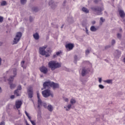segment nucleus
Segmentation results:
<instances>
[{"instance_id": "nucleus-1", "label": "nucleus", "mask_w": 125, "mask_h": 125, "mask_svg": "<svg viewBox=\"0 0 125 125\" xmlns=\"http://www.w3.org/2000/svg\"><path fill=\"white\" fill-rule=\"evenodd\" d=\"M12 73H13L14 75L10 76L9 79H8V81L9 82L11 89H13V88L16 87V84H12L11 83L13 82L14 78H15V76L17 75V69L16 68H13L12 70Z\"/></svg>"}, {"instance_id": "nucleus-2", "label": "nucleus", "mask_w": 125, "mask_h": 125, "mask_svg": "<svg viewBox=\"0 0 125 125\" xmlns=\"http://www.w3.org/2000/svg\"><path fill=\"white\" fill-rule=\"evenodd\" d=\"M48 67L51 68V71H54L55 69L60 68L61 67V64L54 61H51L48 63Z\"/></svg>"}, {"instance_id": "nucleus-3", "label": "nucleus", "mask_w": 125, "mask_h": 125, "mask_svg": "<svg viewBox=\"0 0 125 125\" xmlns=\"http://www.w3.org/2000/svg\"><path fill=\"white\" fill-rule=\"evenodd\" d=\"M91 10L93 11L94 14L95 15H102V11L104 9L101 7H98V6H95L91 7Z\"/></svg>"}, {"instance_id": "nucleus-4", "label": "nucleus", "mask_w": 125, "mask_h": 125, "mask_svg": "<svg viewBox=\"0 0 125 125\" xmlns=\"http://www.w3.org/2000/svg\"><path fill=\"white\" fill-rule=\"evenodd\" d=\"M48 46L47 45H44V46L41 47L39 48V52L41 55H42V56H45V57H49L50 55L46 51H45V49L47 48Z\"/></svg>"}, {"instance_id": "nucleus-5", "label": "nucleus", "mask_w": 125, "mask_h": 125, "mask_svg": "<svg viewBox=\"0 0 125 125\" xmlns=\"http://www.w3.org/2000/svg\"><path fill=\"white\" fill-rule=\"evenodd\" d=\"M42 95L45 98H47V97H49V96H51V97H53V94L51 92V91L48 89L44 90L42 91Z\"/></svg>"}, {"instance_id": "nucleus-6", "label": "nucleus", "mask_w": 125, "mask_h": 125, "mask_svg": "<svg viewBox=\"0 0 125 125\" xmlns=\"http://www.w3.org/2000/svg\"><path fill=\"white\" fill-rule=\"evenodd\" d=\"M21 37H22V33L21 32H18L16 34L15 38L14 39L13 44H17V43H18L21 39Z\"/></svg>"}, {"instance_id": "nucleus-7", "label": "nucleus", "mask_w": 125, "mask_h": 125, "mask_svg": "<svg viewBox=\"0 0 125 125\" xmlns=\"http://www.w3.org/2000/svg\"><path fill=\"white\" fill-rule=\"evenodd\" d=\"M27 93L28 94L29 98H32L33 97V87L31 86H28L27 88Z\"/></svg>"}, {"instance_id": "nucleus-8", "label": "nucleus", "mask_w": 125, "mask_h": 125, "mask_svg": "<svg viewBox=\"0 0 125 125\" xmlns=\"http://www.w3.org/2000/svg\"><path fill=\"white\" fill-rule=\"evenodd\" d=\"M40 71L43 74H44L45 75L47 74L48 72V69L47 68L44 66H42L40 68Z\"/></svg>"}, {"instance_id": "nucleus-9", "label": "nucleus", "mask_w": 125, "mask_h": 125, "mask_svg": "<svg viewBox=\"0 0 125 125\" xmlns=\"http://www.w3.org/2000/svg\"><path fill=\"white\" fill-rule=\"evenodd\" d=\"M51 83L52 82L50 81L45 82L43 84V87L45 89V88H47V87H49L50 86L51 87Z\"/></svg>"}, {"instance_id": "nucleus-10", "label": "nucleus", "mask_w": 125, "mask_h": 125, "mask_svg": "<svg viewBox=\"0 0 125 125\" xmlns=\"http://www.w3.org/2000/svg\"><path fill=\"white\" fill-rule=\"evenodd\" d=\"M65 47L66 49H69V50H72L74 48V44L72 43H68L65 45Z\"/></svg>"}, {"instance_id": "nucleus-11", "label": "nucleus", "mask_w": 125, "mask_h": 125, "mask_svg": "<svg viewBox=\"0 0 125 125\" xmlns=\"http://www.w3.org/2000/svg\"><path fill=\"white\" fill-rule=\"evenodd\" d=\"M51 87H53V89H55V88H58V87H59V84L55 83L54 82H52L51 84Z\"/></svg>"}, {"instance_id": "nucleus-12", "label": "nucleus", "mask_w": 125, "mask_h": 125, "mask_svg": "<svg viewBox=\"0 0 125 125\" xmlns=\"http://www.w3.org/2000/svg\"><path fill=\"white\" fill-rule=\"evenodd\" d=\"M22 105V102L18 101L16 102V107L17 109H20V107Z\"/></svg>"}, {"instance_id": "nucleus-13", "label": "nucleus", "mask_w": 125, "mask_h": 125, "mask_svg": "<svg viewBox=\"0 0 125 125\" xmlns=\"http://www.w3.org/2000/svg\"><path fill=\"white\" fill-rule=\"evenodd\" d=\"M88 73V72L87 71V69H85V68H83L82 69L81 74L83 77H84V76H85V75Z\"/></svg>"}, {"instance_id": "nucleus-14", "label": "nucleus", "mask_w": 125, "mask_h": 125, "mask_svg": "<svg viewBox=\"0 0 125 125\" xmlns=\"http://www.w3.org/2000/svg\"><path fill=\"white\" fill-rule=\"evenodd\" d=\"M25 113L26 116L29 119L30 122H31L32 125H36V123L34 121L31 120V116H29V114L28 113V112H27V111H25Z\"/></svg>"}, {"instance_id": "nucleus-15", "label": "nucleus", "mask_w": 125, "mask_h": 125, "mask_svg": "<svg viewBox=\"0 0 125 125\" xmlns=\"http://www.w3.org/2000/svg\"><path fill=\"white\" fill-rule=\"evenodd\" d=\"M119 15L120 17H121V18H125V13L124 10H120L119 11Z\"/></svg>"}, {"instance_id": "nucleus-16", "label": "nucleus", "mask_w": 125, "mask_h": 125, "mask_svg": "<svg viewBox=\"0 0 125 125\" xmlns=\"http://www.w3.org/2000/svg\"><path fill=\"white\" fill-rule=\"evenodd\" d=\"M33 37L34 38L35 40H39L40 39V35H39L38 33H36L35 34H33Z\"/></svg>"}, {"instance_id": "nucleus-17", "label": "nucleus", "mask_w": 125, "mask_h": 125, "mask_svg": "<svg viewBox=\"0 0 125 125\" xmlns=\"http://www.w3.org/2000/svg\"><path fill=\"white\" fill-rule=\"evenodd\" d=\"M47 109L48 111H49V112H52V111H53V106H52V105L51 104H49L47 106Z\"/></svg>"}, {"instance_id": "nucleus-18", "label": "nucleus", "mask_w": 125, "mask_h": 125, "mask_svg": "<svg viewBox=\"0 0 125 125\" xmlns=\"http://www.w3.org/2000/svg\"><path fill=\"white\" fill-rule=\"evenodd\" d=\"M82 11H83V12H84L85 13H89V10H88L87 8L84 7H83L82 8Z\"/></svg>"}, {"instance_id": "nucleus-19", "label": "nucleus", "mask_w": 125, "mask_h": 125, "mask_svg": "<svg viewBox=\"0 0 125 125\" xmlns=\"http://www.w3.org/2000/svg\"><path fill=\"white\" fill-rule=\"evenodd\" d=\"M42 100H41V99H38V108H41V106H42Z\"/></svg>"}, {"instance_id": "nucleus-20", "label": "nucleus", "mask_w": 125, "mask_h": 125, "mask_svg": "<svg viewBox=\"0 0 125 125\" xmlns=\"http://www.w3.org/2000/svg\"><path fill=\"white\" fill-rule=\"evenodd\" d=\"M14 94L15 95H16V96H20V95H21L18 89H17L14 91Z\"/></svg>"}, {"instance_id": "nucleus-21", "label": "nucleus", "mask_w": 125, "mask_h": 125, "mask_svg": "<svg viewBox=\"0 0 125 125\" xmlns=\"http://www.w3.org/2000/svg\"><path fill=\"white\" fill-rule=\"evenodd\" d=\"M97 30V28H96V27L94 26H92L90 27V31H91V32H96Z\"/></svg>"}, {"instance_id": "nucleus-22", "label": "nucleus", "mask_w": 125, "mask_h": 125, "mask_svg": "<svg viewBox=\"0 0 125 125\" xmlns=\"http://www.w3.org/2000/svg\"><path fill=\"white\" fill-rule=\"evenodd\" d=\"M72 107V104H69L67 106V107L66 106H64V108L66 109V111H69L70 109Z\"/></svg>"}, {"instance_id": "nucleus-23", "label": "nucleus", "mask_w": 125, "mask_h": 125, "mask_svg": "<svg viewBox=\"0 0 125 125\" xmlns=\"http://www.w3.org/2000/svg\"><path fill=\"white\" fill-rule=\"evenodd\" d=\"M24 64H25V61H23L21 62V67H22L23 69H26V66Z\"/></svg>"}, {"instance_id": "nucleus-24", "label": "nucleus", "mask_w": 125, "mask_h": 125, "mask_svg": "<svg viewBox=\"0 0 125 125\" xmlns=\"http://www.w3.org/2000/svg\"><path fill=\"white\" fill-rule=\"evenodd\" d=\"M70 103H71V105H74V104H75V103H76V100H75L74 99H71L70 100Z\"/></svg>"}, {"instance_id": "nucleus-25", "label": "nucleus", "mask_w": 125, "mask_h": 125, "mask_svg": "<svg viewBox=\"0 0 125 125\" xmlns=\"http://www.w3.org/2000/svg\"><path fill=\"white\" fill-rule=\"evenodd\" d=\"M49 5H51L52 8H53V5H54V4H53V0H51L49 1Z\"/></svg>"}, {"instance_id": "nucleus-26", "label": "nucleus", "mask_w": 125, "mask_h": 125, "mask_svg": "<svg viewBox=\"0 0 125 125\" xmlns=\"http://www.w3.org/2000/svg\"><path fill=\"white\" fill-rule=\"evenodd\" d=\"M104 83H113V80H107L104 81Z\"/></svg>"}, {"instance_id": "nucleus-27", "label": "nucleus", "mask_w": 125, "mask_h": 125, "mask_svg": "<svg viewBox=\"0 0 125 125\" xmlns=\"http://www.w3.org/2000/svg\"><path fill=\"white\" fill-rule=\"evenodd\" d=\"M6 4H7V3H6V1H5V0H3L1 2V5L2 6H4V5H6Z\"/></svg>"}, {"instance_id": "nucleus-28", "label": "nucleus", "mask_w": 125, "mask_h": 125, "mask_svg": "<svg viewBox=\"0 0 125 125\" xmlns=\"http://www.w3.org/2000/svg\"><path fill=\"white\" fill-rule=\"evenodd\" d=\"M27 2V0H21V4H25V3Z\"/></svg>"}, {"instance_id": "nucleus-29", "label": "nucleus", "mask_w": 125, "mask_h": 125, "mask_svg": "<svg viewBox=\"0 0 125 125\" xmlns=\"http://www.w3.org/2000/svg\"><path fill=\"white\" fill-rule=\"evenodd\" d=\"M32 10L35 12H37V11H39V8H38V7H33Z\"/></svg>"}, {"instance_id": "nucleus-30", "label": "nucleus", "mask_w": 125, "mask_h": 125, "mask_svg": "<svg viewBox=\"0 0 125 125\" xmlns=\"http://www.w3.org/2000/svg\"><path fill=\"white\" fill-rule=\"evenodd\" d=\"M74 61L75 63H77V61H78V56L77 55L74 56Z\"/></svg>"}, {"instance_id": "nucleus-31", "label": "nucleus", "mask_w": 125, "mask_h": 125, "mask_svg": "<svg viewBox=\"0 0 125 125\" xmlns=\"http://www.w3.org/2000/svg\"><path fill=\"white\" fill-rule=\"evenodd\" d=\"M99 87L101 89H103L105 87L102 84H100L99 85Z\"/></svg>"}, {"instance_id": "nucleus-32", "label": "nucleus", "mask_w": 125, "mask_h": 125, "mask_svg": "<svg viewBox=\"0 0 125 125\" xmlns=\"http://www.w3.org/2000/svg\"><path fill=\"white\" fill-rule=\"evenodd\" d=\"M18 90H21L22 89V87L21 86V85H19L18 87H17V89Z\"/></svg>"}, {"instance_id": "nucleus-33", "label": "nucleus", "mask_w": 125, "mask_h": 125, "mask_svg": "<svg viewBox=\"0 0 125 125\" xmlns=\"http://www.w3.org/2000/svg\"><path fill=\"white\" fill-rule=\"evenodd\" d=\"M116 43V41L115 40H112L111 41L112 45H114Z\"/></svg>"}, {"instance_id": "nucleus-34", "label": "nucleus", "mask_w": 125, "mask_h": 125, "mask_svg": "<svg viewBox=\"0 0 125 125\" xmlns=\"http://www.w3.org/2000/svg\"><path fill=\"white\" fill-rule=\"evenodd\" d=\"M117 38L118 39H121V38H122V35L121 34H120V33H118L117 34Z\"/></svg>"}, {"instance_id": "nucleus-35", "label": "nucleus", "mask_w": 125, "mask_h": 125, "mask_svg": "<svg viewBox=\"0 0 125 125\" xmlns=\"http://www.w3.org/2000/svg\"><path fill=\"white\" fill-rule=\"evenodd\" d=\"M101 0H94V3H98Z\"/></svg>"}, {"instance_id": "nucleus-36", "label": "nucleus", "mask_w": 125, "mask_h": 125, "mask_svg": "<svg viewBox=\"0 0 125 125\" xmlns=\"http://www.w3.org/2000/svg\"><path fill=\"white\" fill-rule=\"evenodd\" d=\"M3 21V17L0 16V23H1Z\"/></svg>"}, {"instance_id": "nucleus-37", "label": "nucleus", "mask_w": 125, "mask_h": 125, "mask_svg": "<svg viewBox=\"0 0 125 125\" xmlns=\"http://www.w3.org/2000/svg\"><path fill=\"white\" fill-rule=\"evenodd\" d=\"M85 54H86V55H87V54H89V50L87 49L85 51Z\"/></svg>"}, {"instance_id": "nucleus-38", "label": "nucleus", "mask_w": 125, "mask_h": 125, "mask_svg": "<svg viewBox=\"0 0 125 125\" xmlns=\"http://www.w3.org/2000/svg\"><path fill=\"white\" fill-rule=\"evenodd\" d=\"M100 21H101V22H103L105 21V19H104L103 18L101 17L100 18Z\"/></svg>"}, {"instance_id": "nucleus-39", "label": "nucleus", "mask_w": 125, "mask_h": 125, "mask_svg": "<svg viewBox=\"0 0 125 125\" xmlns=\"http://www.w3.org/2000/svg\"><path fill=\"white\" fill-rule=\"evenodd\" d=\"M110 47H111L110 45H107V46H105L104 48L105 49H107V48H110Z\"/></svg>"}, {"instance_id": "nucleus-40", "label": "nucleus", "mask_w": 125, "mask_h": 125, "mask_svg": "<svg viewBox=\"0 0 125 125\" xmlns=\"http://www.w3.org/2000/svg\"><path fill=\"white\" fill-rule=\"evenodd\" d=\"M61 54V51H59L56 53V55L58 56V55H60Z\"/></svg>"}, {"instance_id": "nucleus-41", "label": "nucleus", "mask_w": 125, "mask_h": 125, "mask_svg": "<svg viewBox=\"0 0 125 125\" xmlns=\"http://www.w3.org/2000/svg\"><path fill=\"white\" fill-rule=\"evenodd\" d=\"M64 101H65V102H69V99H68V98H65L64 99Z\"/></svg>"}, {"instance_id": "nucleus-42", "label": "nucleus", "mask_w": 125, "mask_h": 125, "mask_svg": "<svg viewBox=\"0 0 125 125\" xmlns=\"http://www.w3.org/2000/svg\"><path fill=\"white\" fill-rule=\"evenodd\" d=\"M85 30H86V33L87 35H89L88 29H87V27H85Z\"/></svg>"}, {"instance_id": "nucleus-43", "label": "nucleus", "mask_w": 125, "mask_h": 125, "mask_svg": "<svg viewBox=\"0 0 125 125\" xmlns=\"http://www.w3.org/2000/svg\"><path fill=\"white\" fill-rule=\"evenodd\" d=\"M115 53H118V54H121V52H120L119 50H116L115 51Z\"/></svg>"}, {"instance_id": "nucleus-44", "label": "nucleus", "mask_w": 125, "mask_h": 125, "mask_svg": "<svg viewBox=\"0 0 125 125\" xmlns=\"http://www.w3.org/2000/svg\"><path fill=\"white\" fill-rule=\"evenodd\" d=\"M37 98L38 99H41L40 98V93L39 92H37Z\"/></svg>"}, {"instance_id": "nucleus-45", "label": "nucleus", "mask_w": 125, "mask_h": 125, "mask_svg": "<svg viewBox=\"0 0 125 125\" xmlns=\"http://www.w3.org/2000/svg\"><path fill=\"white\" fill-rule=\"evenodd\" d=\"M0 125H5V123L2 121L0 123Z\"/></svg>"}, {"instance_id": "nucleus-46", "label": "nucleus", "mask_w": 125, "mask_h": 125, "mask_svg": "<svg viewBox=\"0 0 125 125\" xmlns=\"http://www.w3.org/2000/svg\"><path fill=\"white\" fill-rule=\"evenodd\" d=\"M102 82V78H99V82L101 83V82Z\"/></svg>"}, {"instance_id": "nucleus-47", "label": "nucleus", "mask_w": 125, "mask_h": 125, "mask_svg": "<svg viewBox=\"0 0 125 125\" xmlns=\"http://www.w3.org/2000/svg\"><path fill=\"white\" fill-rule=\"evenodd\" d=\"M43 107L45 108H47V104H44Z\"/></svg>"}, {"instance_id": "nucleus-48", "label": "nucleus", "mask_w": 125, "mask_h": 125, "mask_svg": "<svg viewBox=\"0 0 125 125\" xmlns=\"http://www.w3.org/2000/svg\"><path fill=\"white\" fill-rule=\"evenodd\" d=\"M29 20H30V22H32V21H33V17H30L29 18Z\"/></svg>"}, {"instance_id": "nucleus-49", "label": "nucleus", "mask_w": 125, "mask_h": 125, "mask_svg": "<svg viewBox=\"0 0 125 125\" xmlns=\"http://www.w3.org/2000/svg\"><path fill=\"white\" fill-rule=\"evenodd\" d=\"M15 97V96H14V95H12V96H11V97H10V98L11 99H14V98Z\"/></svg>"}, {"instance_id": "nucleus-50", "label": "nucleus", "mask_w": 125, "mask_h": 125, "mask_svg": "<svg viewBox=\"0 0 125 125\" xmlns=\"http://www.w3.org/2000/svg\"><path fill=\"white\" fill-rule=\"evenodd\" d=\"M57 56V55H53V58H56V57Z\"/></svg>"}, {"instance_id": "nucleus-51", "label": "nucleus", "mask_w": 125, "mask_h": 125, "mask_svg": "<svg viewBox=\"0 0 125 125\" xmlns=\"http://www.w3.org/2000/svg\"><path fill=\"white\" fill-rule=\"evenodd\" d=\"M1 65V58H0V66Z\"/></svg>"}, {"instance_id": "nucleus-52", "label": "nucleus", "mask_w": 125, "mask_h": 125, "mask_svg": "<svg viewBox=\"0 0 125 125\" xmlns=\"http://www.w3.org/2000/svg\"><path fill=\"white\" fill-rule=\"evenodd\" d=\"M64 27V24H62V25L61 27V29H62Z\"/></svg>"}, {"instance_id": "nucleus-53", "label": "nucleus", "mask_w": 125, "mask_h": 125, "mask_svg": "<svg viewBox=\"0 0 125 125\" xmlns=\"http://www.w3.org/2000/svg\"><path fill=\"white\" fill-rule=\"evenodd\" d=\"M87 62H88V61H84V62H83V63H87Z\"/></svg>"}, {"instance_id": "nucleus-54", "label": "nucleus", "mask_w": 125, "mask_h": 125, "mask_svg": "<svg viewBox=\"0 0 125 125\" xmlns=\"http://www.w3.org/2000/svg\"><path fill=\"white\" fill-rule=\"evenodd\" d=\"M1 87H0V92H1Z\"/></svg>"}, {"instance_id": "nucleus-55", "label": "nucleus", "mask_w": 125, "mask_h": 125, "mask_svg": "<svg viewBox=\"0 0 125 125\" xmlns=\"http://www.w3.org/2000/svg\"><path fill=\"white\" fill-rule=\"evenodd\" d=\"M122 28H120V32H122Z\"/></svg>"}, {"instance_id": "nucleus-56", "label": "nucleus", "mask_w": 125, "mask_h": 125, "mask_svg": "<svg viewBox=\"0 0 125 125\" xmlns=\"http://www.w3.org/2000/svg\"><path fill=\"white\" fill-rule=\"evenodd\" d=\"M10 72V70H9L8 71H7V73H9Z\"/></svg>"}, {"instance_id": "nucleus-57", "label": "nucleus", "mask_w": 125, "mask_h": 125, "mask_svg": "<svg viewBox=\"0 0 125 125\" xmlns=\"http://www.w3.org/2000/svg\"><path fill=\"white\" fill-rule=\"evenodd\" d=\"M64 3H66V1H64Z\"/></svg>"}, {"instance_id": "nucleus-58", "label": "nucleus", "mask_w": 125, "mask_h": 125, "mask_svg": "<svg viewBox=\"0 0 125 125\" xmlns=\"http://www.w3.org/2000/svg\"><path fill=\"white\" fill-rule=\"evenodd\" d=\"M123 22H125V19L123 20Z\"/></svg>"}, {"instance_id": "nucleus-59", "label": "nucleus", "mask_w": 125, "mask_h": 125, "mask_svg": "<svg viewBox=\"0 0 125 125\" xmlns=\"http://www.w3.org/2000/svg\"><path fill=\"white\" fill-rule=\"evenodd\" d=\"M47 52H49V50H47Z\"/></svg>"}, {"instance_id": "nucleus-60", "label": "nucleus", "mask_w": 125, "mask_h": 125, "mask_svg": "<svg viewBox=\"0 0 125 125\" xmlns=\"http://www.w3.org/2000/svg\"><path fill=\"white\" fill-rule=\"evenodd\" d=\"M95 23V21H94V24Z\"/></svg>"}]
</instances>
